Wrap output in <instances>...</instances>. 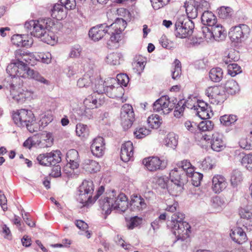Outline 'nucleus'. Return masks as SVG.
<instances>
[{
  "label": "nucleus",
  "instance_id": "1",
  "mask_svg": "<svg viewBox=\"0 0 252 252\" xmlns=\"http://www.w3.org/2000/svg\"><path fill=\"white\" fill-rule=\"evenodd\" d=\"M54 25L52 20L48 18L27 21L24 27L32 35L40 38L45 43L53 45L56 42V37L49 32Z\"/></svg>",
  "mask_w": 252,
  "mask_h": 252
},
{
  "label": "nucleus",
  "instance_id": "2",
  "mask_svg": "<svg viewBox=\"0 0 252 252\" xmlns=\"http://www.w3.org/2000/svg\"><path fill=\"white\" fill-rule=\"evenodd\" d=\"M6 71L10 76H17L22 78H32L41 83L49 85L48 80L45 79L37 71L31 69L26 63L16 60L11 62L7 67Z\"/></svg>",
  "mask_w": 252,
  "mask_h": 252
},
{
  "label": "nucleus",
  "instance_id": "3",
  "mask_svg": "<svg viewBox=\"0 0 252 252\" xmlns=\"http://www.w3.org/2000/svg\"><path fill=\"white\" fill-rule=\"evenodd\" d=\"M153 110L161 114H169L175 107L174 113L176 117H180L183 113L185 106L183 102L180 101L175 106V103L170 100L168 96H162L153 104Z\"/></svg>",
  "mask_w": 252,
  "mask_h": 252
},
{
  "label": "nucleus",
  "instance_id": "4",
  "mask_svg": "<svg viewBox=\"0 0 252 252\" xmlns=\"http://www.w3.org/2000/svg\"><path fill=\"white\" fill-rule=\"evenodd\" d=\"M184 215L176 213L171 217V227L173 233L178 239L184 240L189 235L190 226L188 222L184 221Z\"/></svg>",
  "mask_w": 252,
  "mask_h": 252
},
{
  "label": "nucleus",
  "instance_id": "5",
  "mask_svg": "<svg viewBox=\"0 0 252 252\" xmlns=\"http://www.w3.org/2000/svg\"><path fill=\"white\" fill-rule=\"evenodd\" d=\"M12 119L18 126L26 127L31 132L35 131L32 127L35 122V117L31 110L25 109L18 110L13 114Z\"/></svg>",
  "mask_w": 252,
  "mask_h": 252
},
{
  "label": "nucleus",
  "instance_id": "6",
  "mask_svg": "<svg viewBox=\"0 0 252 252\" xmlns=\"http://www.w3.org/2000/svg\"><path fill=\"white\" fill-rule=\"evenodd\" d=\"M175 27L176 36L180 38H186L192 34L194 26L191 20L181 17L176 22Z\"/></svg>",
  "mask_w": 252,
  "mask_h": 252
},
{
  "label": "nucleus",
  "instance_id": "7",
  "mask_svg": "<svg viewBox=\"0 0 252 252\" xmlns=\"http://www.w3.org/2000/svg\"><path fill=\"white\" fill-rule=\"evenodd\" d=\"M78 200L83 206H89L93 203L92 194L94 191V185L91 180H84L79 187Z\"/></svg>",
  "mask_w": 252,
  "mask_h": 252
},
{
  "label": "nucleus",
  "instance_id": "8",
  "mask_svg": "<svg viewBox=\"0 0 252 252\" xmlns=\"http://www.w3.org/2000/svg\"><path fill=\"white\" fill-rule=\"evenodd\" d=\"M205 94L211 103L216 104L223 103L227 97L223 87L220 86L208 87L205 91Z\"/></svg>",
  "mask_w": 252,
  "mask_h": 252
},
{
  "label": "nucleus",
  "instance_id": "9",
  "mask_svg": "<svg viewBox=\"0 0 252 252\" xmlns=\"http://www.w3.org/2000/svg\"><path fill=\"white\" fill-rule=\"evenodd\" d=\"M251 32L250 28L246 25L241 24L232 28L229 35L233 42H242L249 37Z\"/></svg>",
  "mask_w": 252,
  "mask_h": 252
},
{
  "label": "nucleus",
  "instance_id": "10",
  "mask_svg": "<svg viewBox=\"0 0 252 252\" xmlns=\"http://www.w3.org/2000/svg\"><path fill=\"white\" fill-rule=\"evenodd\" d=\"M121 124L125 129L130 127L134 121V113L131 105L125 104L121 108Z\"/></svg>",
  "mask_w": 252,
  "mask_h": 252
},
{
  "label": "nucleus",
  "instance_id": "11",
  "mask_svg": "<svg viewBox=\"0 0 252 252\" xmlns=\"http://www.w3.org/2000/svg\"><path fill=\"white\" fill-rule=\"evenodd\" d=\"M106 94L111 98L121 97L124 94V89L122 86L119 85L116 79L110 78L105 82Z\"/></svg>",
  "mask_w": 252,
  "mask_h": 252
},
{
  "label": "nucleus",
  "instance_id": "12",
  "mask_svg": "<svg viewBox=\"0 0 252 252\" xmlns=\"http://www.w3.org/2000/svg\"><path fill=\"white\" fill-rule=\"evenodd\" d=\"M60 152L55 151L53 152L42 154L38 155L36 158L39 164L44 166L55 165L61 160Z\"/></svg>",
  "mask_w": 252,
  "mask_h": 252
},
{
  "label": "nucleus",
  "instance_id": "13",
  "mask_svg": "<svg viewBox=\"0 0 252 252\" xmlns=\"http://www.w3.org/2000/svg\"><path fill=\"white\" fill-rule=\"evenodd\" d=\"M112 201V208L114 210H117L119 211L124 212L128 208L127 198L126 195L124 193H117L113 190L111 192Z\"/></svg>",
  "mask_w": 252,
  "mask_h": 252
},
{
  "label": "nucleus",
  "instance_id": "14",
  "mask_svg": "<svg viewBox=\"0 0 252 252\" xmlns=\"http://www.w3.org/2000/svg\"><path fill=\"white\" fill-rule=\"evenodd\" d=\"M93 155L96 157H101L105 153V143L103 137L98 136L94 138L91 145Z\"/></svg>",
  "mask_w": 252,
  "mask_h": 252
},
{
  "label": "nucleus",
  "instance_id": "15",
  "mask_svg": "<svg viewBox=\"0 0 252 252\" xmlns=\"http://www.w3.org/2000/svg\"><path fill=\"white\" fill-rule=\"evenodd\" d=\"M104 102V97L103 95L92 94L88 96L84 100V107L91 109L96 108L101 105Z\"/></svg>",
  "mask_w": 252,
  "mask_h": 252
},
{
  "label": "nucleus",
  "instance_id": "16",
  "mask_svg": "<svg viewBox=\"0 0 252 252\" xmlns=\"http://www.w3.org/2000/svg\"><path fill=\"white\" fill-rule=\"evenodd\" d=\"M108 27L106 24H103L92 28L89 32V37L94 41L99 40L107 33Z\"/></svg>",
  "mask_w": 252,
  "mask_h": 252
},
{
  "label": "nucleus",
  "instance_id": "17",
  "mask_svg": "<svg viewBox=\"0 0 252 252\" xmlns=\"http://www.w3.org/2000/svg\"><path fill=\"white\" fill-rule=\"evenodd\" d=\"M212 189L216 193H219L223 190L227 186L226 179L222 175H216L212 180Z\"/></svg>",
  "mask_w": 252,
  "mask_h": 252
},
{
  "label": "nucleus",
  "instance_id": "18",
  "mask_svg": "<svg viewBox=\"0 0 252 252\" xmlns=\"http://www.w3.org/2000/svg\"><path fill=\"white\" fill-rule=\"evenodd\" d=\"M229 235L234 242L239 244H242L247 240L245 232L239 227L232 228Z\"/></svg>",
  "mask_w": 252,
  "mask_h": 252
},
{
  "label": "nucleus",
  "instance_id": "19",
  "mask_svg": "<svg viewBox=\"0 0 252 252\" xmlns=\"http://www.w3.org/2000/svg\"><path fill=\"white\" fill-rule=\"evenodd\" d=\"M211 144L212 149L216 152H220L225 147L223 135L219 132H215L212 135Z\"/></svg>",
  "mask_w": 252,
  "mask_h": 252
},
{
  "label": "nucleus",
  "instance_id": "20",
  "mask_svg": "<svg viewBox=\"0 0 252 252\" xmlns=\"http://www.w3.org/2000/svg\"><path fill=\"white\" fill-rule=\"evenodd\" d=\"M133 155V143L128 141L124 143L121 147V158L126 162L130 160Z\"/></svg>",
  "mask_w": 252,
  "mask_h": 252
},
{
  "label": "nucleus",
  "instance_id": "21",
  "mask_svg": "<svg viewBox=\"0 0 252 252\" xmlns=\"http://www.w3.org/2000/svg\"><path fill=\"white\" fill-rule=\"evenodd\" d=\"M147 204L144 199L139 195L132 196L130 203V209L134 212H140L146 208Z\"/></svg>",
  "mask_w": 252,
  "mask_h": 252
},
{
  "label": "nucleus",
  "instance_id": "22",
  "mask_svg": "<svg viewBox=\"0 0 252 252\" xmlns=\"http://www.w3.org/2000/svg\"><path fill=\"white\" fill-rule=\"evenodd\" d=\"M143 163L147 169L151 171L164 168V166L161 165V161L158 157H149L144 158L143 160Z\"/></svg>",
  "mask_w": 252,
  "mask_h": 252
},
{
  "label": "nucleus",
  "instance_id": "23",
  "mask_svg": "<svg viewBox=\"0 0 252 252\" xmlns=\"http://www.w3.org/2000/svg\"><path fill=\"white\" fill-rule=\"evenodd\" d=\"M171 183H177L185 185L187 183V176L183 173L182 169L174 168L170 172Z\"/></svg>",
  "mask_w": 252,
  "mask_h": 252
},
{
  "label": "nucleus",
  "instance_id": "24",
  "mask_svg": "<svg viewBox=\"0 0 252 252\" xmlns=\"http://www.w3.org/2000/svg\"><path fill=\"white\" fill-rule=\"evenodd\" d=\"M198 107L196 110V114L201 119H208L213 115L211 108L204 101H199Z\"/></svg>",
  "mask_w": 252,
  "mask_h": 252
},
{
  "label": "nucleus",
  "instance_id": "25",
  "mask_svg": "<svg viewBox=\"0 0 252 252\" xmlns=\"http://www.w3.org/2000/svg\"><path fill=\"white\" fill-rule=\"evenodd\" d=\"M66 12L65 8L62 4L56 3L54 4L51 10V15L58 20H61L65 17Z\"/></svg>",
  "mask_w": 252,
  "mask_h": 252
},
{
  "label": "nucleus",
  "instance_id": "26",
  "mask_svg": "<svg viewBox=\"0 0 252 252\" xmlns=\"http://www.w3.org/2000/svg\"><path fill=\"white\" fill-rule=\"evenodd\" d=\"M33 92L32 90H20L17 94H13V98L18 103H23L26 100H30L32 98Z\"/></svg>",
  "mask_w": 252,
  "mask_h": 252
},
{
  "label": "nucleus",
  "instance_id": "27",
  "mask_svg": "<svg viewBox=\"0 0 252 252\" xmlns=\"http://www.w3.org/2000/svg\"><path fill=\"white\" fill-rule=\"evenodd\" d=\"M201 21L204 25L212 27L217 24V19L211 11H205L201 14Z\"/></svg>",
  "mask_w": 252,
  "mask_h": 252
},
{
  "label": "nucleus",
  "instance_id": "28",
  "mask_svg": "<svg viewBox=\"0 0 252 252\" xmlns=\"http://www.w3.org/2000/svg\"><path fill=\"white\" fill-rule=\"evenodd\" d=\"M222 87L226 93L231 95L235 94L240 91L238 84L233 79L228 80Z\"/></svg>",
  "mask_w": 252,
  "mask_h": 252
},
{
  "label": "nucleus",
  "instance_id": "29",
  "mask_svg": "<svg viewBox=\"0 0 252 252\" xmlns=\"http://www.w3.org/2000/svg\"><path fill=\"white\" fill-rule=\"evenodd\" d=\"M211 27L215 40L220 41L225 38L226 32L224 28L220 24L217 23L214 26H212Z\"/></svg>",
  "mask_w": 252,
  "mask_h": 252
},
{
  "label": "nucleus",
  "instance_id": "30",
  "mask_svg": "<svg viewBox=\"0 0 252 252\" xmlns=\"http://www.w3.org/2000/svg\"><path fill=\"white\" fill-rule=\"evenodd\" d=\"M111 199H112V197L111 193H110L108 196L103 199L101 198L99 201L100 208L106 215L110 214L113 209L111 205H112V201L110 200Z\"/></svg>",
  "mask_w": 252,
  "mask_h": 252
},
{
  "label": "nucleus",
  "instance_id": "31",
  "mask_svg": "<svg viewBox=\"0 0 252 252\" xmlns=\"http://www.w3.org/2000/svg\"><path fill=\"white\" fill-rule=\"evenodd\" d=\"M83 168L89 173H94L99 171L100 166L99 163L93 160L85 159L82 164Z\"/></svg>",
  "mask_w": 252,
  "mask_h": 252
},
{
  "label": "nucleus",
  "instance_id": "32",
  "mask_svg": "<svg viewBox=\"0 0 252 252\" xmlns=\"http://www.w3.org/2000/svg\"><path fill=\"white\" fill-rule=\"evenodd\" d=\"M126 26V22L122 18H117L115 22L108 26L109 30L112 29L115 32L122 33Z\"/></svg>",
  "mask_w": 252,
  "mask_h": 252
},
{
  "label": "nucleus",
  "instance_id": "33",
  "mask_svg": "<svg viewBox=\"0 0 252 252\" xmlns=\"http://www.w3.org/2000/svg\"><path fill=\"white\" fill-rule=\"evenodd\" d=\"M178 136L173 132L169 133L164 140V144L166 146L175 149L178 144Z\"/></svg>",
  "mask_w": 252,
  "mask_h": 252
},
{
  "label": "nucleus",
  "instance_id": "34",
  "mask_svg": "<svg viewBox=\"0 0 252 252\" xmlns=\"http://www.w3.org/2000/svg\"><path fill=\"white\" fill-rule=\"evenodd\" d=\"M185 6L188 15L187 19L190 20V19H195L197 17L199 12L198 10L196 8L193 1L188 3H185Z\"/></svg>",
  "mask_w": 252,
  "mask_h": 252
},
{
  "label": "nucleus",
  "instance_id": "35",
  "mask_svg": "<svg viewBox=\"0 0 252 252\" xmlns=\"http://www.w3.org/2000/svg\"><path fill=\"white\" fill-rule=\"evenodd\" d=\"M209 77L214 82H219L223 77V72L220 67L213 68L209 72Z\"/></svg>",
  "mask_w": 252,
  "mask_h": 252
},
{
  "label": "nucleus",
  "instance_id": "36",
  "mask_svg": "<svg viewBox=\"0 0 252 252\" xmlns=\"http://www.w3.org/2000/svg\"><path fill=\"white\" fill-rule=\"evenodd\" d=\"M15 56L16 61L19 62L30 63L31 55L21 50H17L15 52Z\"/></svg>",
  "mask_w": 252,
  "mask_h": 252
},
{
  "label": "nucleus",
  "instance_id": "37",
  "mask_svg": "<svg viewBox=\"0 0 252 252\" xmlns=\"http://www.w3.org/2000/svg\"><path fill=\"white\" fill-rule=\"evenodd\" d=\"M184 184L172 183L171 185H168L167 189L169 193L173 196H177L183 190Z\"/></svg>",
  "mask_w": 252,
  "mask_h": 252
},
{
  "label": "nucleus",
  "instance_id": "38",
  "mask_svg": "<svg viewBox=\"0 0 252 252\" xmlns=\"http://www.w3.org/2000/svg\"><path fill=\"white\" fill-rule=\"evenodd\" d=\"M224 204L223 200L219 196L213 198L211 200V207L215 212H219L222 210Z\"/></svg>",
  "mask_w": 252,
  "mask_h": 252
},
{
  "label": "nucleus",
  "instance_id": "39",
  "mask_svg": "<svg viewBox=\"0 0 252 252\" xmlns=\"http://www.w3.org/2000/svg\"><path fill=\"white\" fill-rule=\"evenodd\" d=\"M122 57V55L119 53H110L106 57L105 61L111 65H118L120 63V60Z\"/></svg>",
  "mask_w": 252,
  "mask_h": 252
},
{
  "label": "nucleus",
  "instance_id": "40",
  "mask_svg": "<svg viewBox=\"0 0 252 252\" xmlns=\"http://www.w3.org/2000/svg\"><path fill=\"white\" fill-rule=\"evenodd\" d=\"M172 78L174 80L178 79L181 75V63L177 59H176L173 65V68L171 70Z\"/></svg>",
  "mask_w": 252,
  "mask_h": 252
},
{
  "label": "nucleus",
  "instance_id": "41",
  "mask_svg": "<svg viewBox=\"0 0 252 252\" xmlns=\"http://www.w3.org/2000/svg\"><path fill=\"white\" fill-rule=\"evenodd\" d=\"M92 83L91 76L89 73H85L81 78L79 79L77 85L79 88H87Z\"/></svg>",
  "mask_w": 252,
  "mask_h": 252
},
{
  "label": "nucleus",
  "instance_id": "42",
  "mask_svg": "<svg viewBox=\"0 0 252 252\" xmlns=\"http://www.w3.org/2000/svg\"><path fill=\"white\" fill-rule=\"evenodd\" d=\"M237 116L235 115H224L220 117V122L225 126H229L237 120Z\"/></svg>",
  "mask_w": 252,
  "mask_h": 252
},
{
  "label": "nucleus",
  "instance_id": "43",
  "mask_svg": "<svg viewBox=\"0 0 252 252\" xmlns=\"http://www.w3.org/2000/svg\"><path fill=\"white\" fill-rule=\"evenodd\" d=\"M147 122L150 126L153 128H158L161 124V120L158 115H152L147 119Z\"/></svg>",
  "mask_w": 252,
  "mask_h": 252
},
{
  "label": "nucleus",
  "instance_id": "44",
  "mask_svg": "<svg viewBox=\"0 0 252 252\" xmlns=\"http://www.w3.org/2000/svg\"><path fill=\"white\" fill-rule=\"evenodd\" d=\"M107 80L103 82L101 79L96 81L94 87V93L99 94L100 95H102V94L104 93L106 94V85H105V82Z\"/></svg>",
  "mask_w": 252,
  "mask_h": 252
},
{
  "label": "nucleus",
  "instance_id": "45",
  "mask_svg": "<svg viewBox=\"0 0 252 252\" xmlns=\"http://www.w3.org/2000/svg\"><path fill=\"white\" fill-rule=\"evenodd\" d=\"M41 142L38 137L36 136L29 138L23 143V146L30 149L32 147H37L39 146Z\"/></svg>",
  "mask_w": 252,
  "mask_h": 252
},
{
  "label": "nucleus",
  "instance_id": "46",
  "mask_svg": "<svg viewBox=\"0 0 252 252\" xmlns=\"http://www.w3.org/2000/svg\"><path fill=\"white\" fill-rule=\"evenodd\" d=\"M199 101H197V99L195 97H189L183 103L185 107L189 109H194L196 111L198 107V104Z\"/></svg>",
  "mask_w": 252,
  "mask_h": 252
},
{
  "label": "nucleus",
  "instance_id": "47",
  "mask_svg": "<svg viewBox=\"0 0 252 252\" xmlns=\"http://www.w3.org/2000/svg\"><path fill=\"white\" fill-rule=\"evenodd\" d=\"M77 135L81 137H85L89 134V129L86 125L78 124L76 126Z\"/></svg>",
  "mask_w": 252,
  "mask_h": 252
},
{
  "label": "nucleus",
  "instance_id": "48",
  "mask_svg": "<svg viewBox=\"0 0 252 252\" xmlns=\"http://www.w3.org/2000/svg\"><path fill=\"white\" fill-rule=\"evenodd\" d=\"M78 115L80 117L79 119L82 120L83 118L90 119L92 115L91 109L86 108H80L76 110Z\"/></svg>",
  "mask_w": 252,
  "mask_h": 252
},
{
  "label": "nucleus",
  "instance_id": "49",
  "mask_svg": "<svg viewBox=\"0 0 252 252\" xmlns=\"http://www.w3.org/2000/svg\"><path fill=\"white\" fill-rule=\"evenodd\" d=\"M11 80L10 82V91H14L17 88H19L23 84V80L21 79L22 78L17 76H11Z\"/></svg>",
  "mask_w": 252,
  "mask_h": 252
},
{
  "label": "nucleus",
  "instance_id": "50",
  "mask_svg": "<svg viewBox=\"0 0 252 252\" xmlns=\"http://www.w3.org/2000/svg\"><path fill=\"white\" fill-rule=\"evenodd\" d=\"M82 53V48L79 45H74L70 48L69 57L71 58H78Z\"/></svg>",
  "mask_w": 252,
  "mask_h": 252
},
{
  "label": "nucleus",
  "instance_id": "51",
  "mask_svg": "<svg viewBox=\"0 0 252 252\" xmlns=\"http://www.w3.org/2000/svg\"><path fill=\"white\" fill-rule=\"evenodd\" d=\"M214 124L209 120L203 121L197 126L198 129L201 131H210L213 129Z\"/></svg>",
  "mask_w": 252,
  "mask_h": 252
},
{
  "label": "nucleus",
  "instance_id": "52",
  "mask_svg": "<svg viewBox=\"0 0 252 252\" xmlns=\"http://www.w3.org/2000/svg\"><path fill=\"white\" fill-rule=\"evenodd\" d=\"M242 72L241 67L235 63H229L228 64V73L232 77Z\"/></svg>",
  "mask_w": 252,
  "mask_h": 252
},
{
  "label": "nucleus",
  "instance_id": "53",
  "mask_svg": "<svg viewBox=\"0 0 252 252\" xmlns=\"http://www.w3.org/2000/svg\"><path fill=\"white\" fill-rule=\"evenodd\" d=\"M242 174L239 170H234L231 177V184L234 186H236L242 181Z\"/></svg>",
  "mask_w": 252,
  "mask_h": 252
},
{
  "label": "nucleus",
  "instance_id": "54",
  "mask_svg": "<svg viewBox=\"0 0 252 252\" xmlns=\"http://www.w3.org/2000/svg\"><path fill=\"white\" fill-rule=\"evenodd\" d=\"M150 133V130L144 127H138L134 132L135 136L138 139L143 138Z\"/></svg>",
  "mask_w": 252,
  "mask_h": 252
},
{
  "label": "nucleus",
  "instance_id": "55",
  "mask_svg": "<svg viewBox=\"0 0 252 252\" xmlns=\"http://www.w3.org/2000/svg\"><path fill=\"white\" fill-rule=\"evenodd\" d=\"M241 162L248 170L252 171V154H249L244 156Z\"/></svg>",
  "mask_w": 252,
  "mask_h": 252
},
{
  "label": "nucleus",
  "instance_id": "56",
  "mask_svg": "<svg viewBox=\"0 0 252 252\" xmlns=\"http://www.w3.org/2000/svg\"><path fill=\"white\" fill-rule=\"evenodd\" d=\"M232 10L229 7L222 6L218 9V15L220 18L226 19L231 15Z\"/></svg>",
  "mask_w": 252,
  "mask_h": 252
},
{
  "label": "nucleus",
  "instance_id": "57",
  "mask_svg": "<svg viewBox=\"0 0 252 252\" xmlns=\"http://www.w3.org/2000/svg\"><path fill=\"white\" fill-rule=\"evenodd\" d=\"M239 214L241 218L247 220L252 218V209L250 207L241 208L239 211Z\"/></svg>",
  "mask_w": 252,
  "mask_h": 252
},
{
  "label": "nucleus",
  "instance_id": "58",
  "mask_svg": "<svg viewBox=\"0 0 252 252\" xmlns=\"http://www.w3.org/2000/svg\"><path fill=\"white\" fill-rule=\"evenodd\" d=\"M202 34L203 38L207 41H212L215 40V37L211 29L205 27L202 28Z\"/></svg>",
  "mask_w": 252,
  "mask_h": 252
},
{
  "label": "nucleus",
  "instance_id": "59",
  "mask_svg": "<svg viewBox=\"0 0 252 252\" xmlns=\"http://www.w3.org/2000/svg\"><path fill=\"white\" fill-rule=\"evenodd\" d=\"M193 2L198 12L200 13H201L204 9H207L209 6V3L204 0H195L193 1Z\"/></svg>",
  "mask_w": 252,
  "mask_h": 252
},
{
  "label": "nucleus",
  "instance_id": "60",
  "mask_svg": "<svg viewBox=\"0 0 252 252\" xmlns=\"http://www.w3.org/2000/svg\"><path fill=\"white\" fill-rule=\"evenodd\" d=\"M78 157V153L74 149L69 150L66 154V160L67 161H79Z\"/></svg>",
  "mask_w": 252,
  "mask_h": 252
},
{
  "label": "nucleus",
  "instance_id": "61",
  "mask_svg": "<svg viewBox=\"0 0 252 252\" xmlns=\"http://www.w3.org/2000/svg\"><path fill=\"white\" fill-rule=\"evenodd\" d=\"M40 142L41 143L39 146L40 148L51 147L53 142V138L52 136V134L50 133H47L45 139L42 141H40Z\"/></svg>",
  "mask_w": 252,
  "mask_h": 252
},
{
  "label": "nucleus",
  "instance_id": "62",
  "mask_svg": "<svg viewBox=\"0 0 252 252\" xmlns=\"http://www.w3.org/2000/svg\"><path fill=\"white\" fill-rule=\"evenodd\" d=\"M239 60V57L235 54V52L233 50L229 52L227 56L223 58V61L225 64L231 63V62H235Z\"/></svg>",
  "mask_w": 252,
  "mask_h": 252
},
{
  "label": "nucleus",
  "instance_id": "63",
  "mask_svg": "<svg viewBox=\"0 0 252 252\" xmlns=\"http://www.w3.org/2000/svg\"><path fill=\"white\" fill-rule=\"evenodd\" d=\"M116 81L119 85L126 87L129 82V78L126 74H119L117 76Z\"/></svg>",
  "mask_w": 252,
  "mask_h": 252
},
{
  "label": "nucleus",
  "instance_id": "64",
  "mask_svg": "<svg viewBox=\"0 0 252 252\" xmlns=\"http://www.w3.org/2000/svg\"><path fill=\"white\" fill-rule=\"evenodd\" d=\"M80 72H81V70L79 69V65L77 63H74L68 67L66 73L68 77H70Z\"/></svg>",
  "mask_w": 252,
  "mask_h": 252
}]
</instances>
